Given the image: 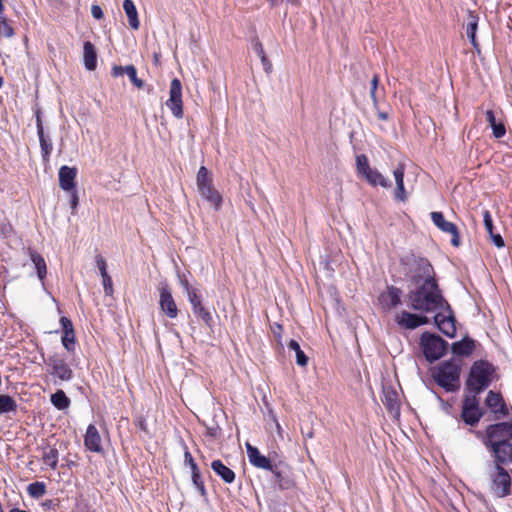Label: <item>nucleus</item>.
Here are the masks:
<instances>
[{"label": "nucleus", "instance_id": "16", "mask_svg": "<svg viewBox=\"0 0 512 512\" xmlns=\"http://www.w3.org/2000/svg\"><path fill=\"white\" fill-rule=\"evenodd\" d=\"M401 295L400 288L388 285L386 290L379 295L378 300L383 308L391 310L401 304Z\"/></svg>", "mask_w": 512, "mask_h": 512}, {"label": "nucleus", "instance_id": "8", "mask_svg": "<svg viewBox=\"0 0 512 512\" xmlns=\"http://www.w3.org/2000/svg\"><path fill=\"white\" fill-rule=\"evenodd\" d=\"M484 415L480 407L478 395L464 393L461 406L460 419L471 427L476 426Z\"/></svg>", "mask_w": 512, "mask_h": 512}, {"label": "nucleus", "instance_id": "12", "mask_svg": "<svg viewBox=\"0 0 512 512\" xmlns=\"http://www.w3.org/2000/svg\"><path fill=\"white\" fill-rule=\"evenodd\" d=\"M485 405L494 415L495 420H500L509 416L510 411L504 401L502 395L498 392L490 390L485 399Z\"/></svg>", "mask_w": 512, "mask_h": 512}, {"label": "nucleus", "instance_id": "3", "mask_svg": "<svg viewBox=\"0 0 512 512\" xmlns=\"http://www.w3.org/2000/svg\"><path fill=\"white\" fill-rule=\"evenodd\" d=\"M496 368L486 360L475 361L465 383V392L479 395L486 390L493 380Z\"/></svg>", "mask_w": 512, "mask_h": 512}, {"label": "nucleus", "instance_id": "1", "mask_svg": "<svg viewBox=\"0 0 512 512\" xmlns=\"http://www.w3.org/2000/svg\"><path fill=\"white\" fill-rule=\"evenodd\" d=\"M410 307L426 313L450 310V304L443 297L436 279H427L407 294Z\"/></svg>", "mask_w": 512, "mask_h": 512}, {"label": "nucleus", "instance_id": "23", "mask_svg": "<svg viewBox=\"0 0 512 512\" xmlns=\"http://www.w3.org/2000/svg\"><path fill=\"white\" fill-rule=\"evenodd\" d=\"M111 74L113 77H118L123 74H126L130 81L135 85L137 88H143L144 82L140 78L137 77V70L134 65H127L125 67L114 65L111 70Z\"/></svg>", "mask_w": 512, "mask_h": 512}, {"label": "nucleus", "instance_id": "42", "mask_svg": "<svg viewBox=\"0 0 512 512\" xmlns=\"http://www.w3.org/2000/svg\"><path fill=\"white\" fill-rule=\"evenodd\" d=\"M482 216L486 231L488 232L489 235H492L494 226L490 212L488 210H484L482 212Z\"/></svg>", "mask_w": 512, "mask_h": 512}, {"label": "nucleus", "instance_id": "19", "mask_svg": "<svg viewBox=\"0 0 512 512\" xmlns=\"http://www.w3.org/2000/svg\"><path fill=\"white\" fill-rule=\"evenodd\" d=\"M246 450L249 462L256 468L270 470L276 463H272L270 458L262 455L258 448L246 443Z\"/></svg>", "mask_w": 512, "mask_h": 512}, {"label": "nucleus", "instance_id": "47", "mask_svg": "<svg viewBox=\"0 0 512 512\" xmlns=\"http://www.w3.org/2000/svg\"><path fill=\"white\" fill-rule=\"evenodd\" d=\"M96 265L99 269L101 277L108 275L106 260L101 255L96 256Z\"/></svg>", "mask_w": 512, "mask_h": 512}, {"label": "nucleus", "instance_id": "63", "mask_svg": "<svg viewBox=\"0 0 512 512\" xmlns=\"http://www.w3.org/2000/svg\"><path fill=\"white\" fill-rule=\"evenodd\" d=\"M3 86V78L0 76V88Z\"/></svg>", "mask_w": 512, "mask_h": 512}, {"label": "nucleus", "instance_id": "32", "mask_svg": "<svg viewBox=\"0 0 512 512\" xmlns=\"http://www.w3.org/2000/svg\"><path fill=\"white\" fill-rule=\"evenodd\" d=\"M50 401L58 410H65L71 404V400L69 397H67L63 390H57L55 393H53L50 397Z\"/></svg>", "mask_w": 512, "mask_h": 512}, {"label": "nucleus", "instance_id": "33", "mask_svg": "<svg viewBox=\"0 0 512 512\" xmlns=\"http://www.w3.org/2000/svg\"><path fill=\"white\" fill-rule=\"evenodd\" d=\"M366 180L372 185H380L381 187L387 188L391 186V183L377 170L372 169L366 176Z\"/></svg>", "mask_w": 512, "mask_h": 512}, {"label": "nucleus", "instance_id": "10", "mask_svg": "<svg viewBox=\"0 0 512 512\" xmlns=\"http://www.w3.org/2000/svg\"><path fill=\"white\" fill-rule=\"evenodd\" d=\"M166 106L171 110L174 117H183L182 84L178 78L172 79L170 83L169 99Z\"/></svg>", "mask_w": 512, "mask_h": 512}, {"label": "nucleus", "instance_id": "7", "mask_svg": "<svg viewBox=\"0 0 512 512\" xmlns=\"http://www.w3.org/2000/svg\"><path fill=\"white\" fill-rule=\"evenodd\" d=\"M197 189L202 198L209 202L215 210L222 204V196L212 185V176L205 166H201L196 177Z\"/></svg>", "mask_w": 512, "mask_h": 512}, {"label": "nucleus", "instance_id": "22", "mask_svg": "<svg viewBox=\"0 0 512 512\" xmlns=\"http://www.w3.org/2000/svg\"><path fill=\"white\" fill-rule=\"evenodd\" d=\"M77 169L75 167L62 166L59 169V186L65 191L75 189V177Z\"/></svg>", "mask_w": 512, "mask_h": 512}, {"label": "nucleus", "instance_id": "30", "mask_svg": "<svg viewBox=\"0 0 512 512\" xmlns=\"http://www.w3.org/2000/svg\"><path fill=\"white\" fill-rule=\"evenodd\" d=\"M486 121L489 123L495 138H502L506 133L505 125L502 121H497L496 116L492 110H487L485 113Z\"/></svg>", "mask_w": 512, "mask_h": 512}, {"label": "nucleus", "instance_id": "21", "mask_svg": "<svg viewBox=\"0 0 512 512\" xmlns=\"http://www.w3.org/2000/svg\"><path fill=\"white\" fill-rule=\"evenodd\" d=\"M84 445L91 452L101 453L103 451L101 437L94 424H90L87 427Z\"/></svg>", "mask_w": 512, "mask_h": 512}, {"label": "nucleus", "instance_id": "24", "mask_svg": "<svg viewBox=\"0 0 512 512\" xmlns=\"http://www.w3.org/2000/svg\"><path fill=\"white\" fill-rule=\"evenodd\" d=\"M475 349V341L468 336L451 345V352L456 356L468 357Z\"/></svg>", "mask_w": 512, "mask_h": 512}, {"label": "nucleus", "instance_id": "9", "mask_svg": "<svg viewBox=\"0 0 512 512\" xmlns=\"http://www.w3.org/2000/svg\"><path fill=\"white\" fill-rule=\"evenodd\" d=\"M44 361L49 367L48 372L51 376L65 382L72 380L74 377L73 370L67 364L63 355L54 353Z\"/></svg>", "mask_w": 512, "mask_h": 512}, {"label": "nucleus", "instance_id": "53", "mask_svg": "<svg viewBox=\"0 0 512 512\" xmlns=\"http://www.w3.org/2000/svg\"><path fill=\"white\" fill-rule=\"evenodd\" d=\"M135 425L140 430H142V431H144L146 433L148 432L146 420L142 416H139V417L136 418Z\"/></svg>", "mask_w": 512, "mask_h": 512}, {"label": "nucleus", "instance_id": "52", "mask_svg": "<svg viewBox=\"0 0 512 512\" xmlns=\"http://www.w3.org/2000/svg\"><path fill=\"white\" fill-rule=\"evenodd\" d=\"M91 14L95 19L99 20V19L103 18V11L99 5H92Z\"/></svg>", "mask_w": 512, "mask_h": 512}, {"label": "nucleus", "instance_id": "17", "mask_svg": "<svg viewBox=\"0 0 512 512\" xmlns=\"http://www.w3.org/2000/svg\"><path fill=\"white\" fill-rule=\"evenodd\" d=\"M188 300L192 305L193 313L207 326L211 327L213 318L210 311L202 305L201 295L198 292L189 293Z\"/></svg>", "mask_w": 512, "mask_h": 512}, {"label": "nucleus", "instance_id": "61", "mask_svg": "<svg viewBox=\"0 0 512 512\" xmlns=\"http://www.w3.org/2000/svg\"><path fill=\"white\" fill-rule=\"evenodd\" d=\"M287 2L291 3L292 5H295V6H298L299 5V0H286Z\"/></svg>", "mask_w": 512, "mask_h": 512}, {"label": "nucleus", "instance_id": "59", "mask_svg": "<svg viewBox=\"0 0 512 512\" xmlns=\"http://www.w3.org/2000/svg\"><path fill=\"white\" fill-rule=\"evenodd\" d=\"M386 398V404L389 406L390 409H393L394 406L396 405L394 399H393V396L392 395H386L385 396Z\"/></svg>", "mask_w": 512, "mask_h": 512}, {"label": "nucleus", "instance_id": "6", "mask_svg": "<svg viewBox=\"0 0 512 512\" xmlns=\"http://www.w3.org/2000/svg\"><path fill=\"white\" fill-rule=\"evenodd\" d=\"M420 346L426 360L433 363L446 354L449 344L437 334L423 332L420 337Z\"/></svg>", "mask_w": 512, "mask_h": 512}, {"label": "nucleus", "instance_id": "58", "mask_svg": "<svg viewBox=\"0 0 512 512\" xmlns=\"http://www.w3.org/2000/svg\"><path fill=\"white\" fill-rule=\"evenodd\" d=\"M470 43L472 44V46L475 48V49H479V43L477 42L476 40V34H473V36L471 35H467Z\"/></svg>", "mask_w": 512, "mask_h": 512}, {"label": "nucleus", "instance_id": "39", "mask_svg": "<svg viewBox=\"0 0 512 512\" xmlns=\"http://www.w3.org/2000/svg\"><path fill=\"white\" fill-rule=\"evenodd\" d=\"M357 171L359 174L366 176L372 168L369 165L366 155L361 154L356 157Z\"/></svg>", "mask_w": 512, "mask_h": 512}, {"label": "nucleus", "instance_id": "49", "mask_svg": "<svg viewBox=\"0 0 512 512\" xmlns=\"http://www.w3.org/2000/svg\"><path fill=\"white\" fill-rule=\"evenodd\" d=\"M71 195H70V205H71V208L73 210V214L75 213V210L77 209L78 207V204H79V197H78V194H77V191L74 189V190H71Z\"/></svg>", "mask_w": 512, "mask_h": 512}, {"label": "nucleus", "instance_id": "44", "mask_svg": "<svg viewBox=\"0 0 512 512\" xmlns=\"http://www.w3.org/2000/svg\"><path fill=\"white\" fill-rule=\"evenodd\" d=\"M184 461H185V464H187L190 467L191 472L199 469L197 463L193 459V457H192L191 453L188 451L187 447H185Z\"/></svg>", "mask_w": 512, "mask_h": 512}, {"label": "nucleus", "instance_id": "11", "mask_svg": "<svg viewBox=\"0 0 512 512\" xmlns=\"http://www.w3.org/2000/svg\"><path fill=\"white\" fill-rule=\"evenodd\" d=\"M434 323L447 337L454 338L456 336V319L451 307L450 310H438L434 316Z\"/></svg>", "mask_w": 512, "mask_h": 512}, {"label": "nucleus", "instance_id": "35", "mask_svg": "<svg viewBox=\"0 0 512 512\" xmlns=\"http://www.w3.org/2000/svg\"><path fill=\"white\" fill-rule=\"evenodd\" d=\"M288 348L290 350H293L296 354V363L299 366H306L308 363V357L305 355V353L301 350L299 343L296 340H290L288 343Z\"/></svg>", "mask_w": 512, "mask_h": 512}, {"label": "nucleus", "instance_id": "31", "mask_svg": "<svg viewBox=\"0 0 512 512\" xmlns=\"http://www.w3.org/2000/svg\"><path fill=\"white\" fill-rule=\"evenodd\" d=\"M123 9L127 15L129 25L132 29L137 30L140 26L138 12L132 0L123 1Z\"/></svg>", "mask_w": 512, "mask_h": 512}, {"label": "nucleus", "instance_id": "15", "mask_svg": "<svg viewBox=\"0 0 512 512\" xmlns=\"http://www.w3.org/2000/svg\"><path fill=\"white\" fill-rule=\"evenodd\" d=\"M159 292V305L161 311L171 319L176 318L178 315V308L172 297L169 287L165 285L159 289Z\"/></svg>", "mask_w": 512, "mask_h": 512}, {"label": "nucleus", "instance_id": "37", "mask_svg": "<svg viewBox=\"0 0 512 512\" xmlns=\"http://www.w3.org/2000/svg\"><path fill=\"white\" fill-rule=\"evenodd\" d=\"M28 494L35 499L41 498L46 493V485L43 482H33L27 487Z\"/></svg>", "mask_w": 512, "mask_h": 512}, {"label": "nucleus", "instance_id": "48", "mask_svg": "<svg viewBox=\"0 0 512 512\" xmlns=\"http://www.w3.org/2000/svg\"><path fill=\"white\" fill-rule=\"evenodd\" d=\"M60 324H61L62 329H63V334L65 332H67V333L74 332L72 321L69 318H67L65 316H62L60 318Z\"/></svg>", "mask_w": 512, "mask_h": 512}, {"label": "nucleus", "instance_id": "36", "mask_svg": "<svg viewBox=\"0 0 512 512\" xmlns=\"http://www.w3.org/2000/svg\"><path fill=\"white\" fill-rule=\"evenodd\" d=\"M479 16L471 10L467 12L466 35L476 34L478 28Z\"/></svg>", "mask_w": 512, "mask_h": 512}, {"label": "nucleus", "instance_id": "51", "mask_svg": "<svg viewBox=\"0 0 512 512\" xmlns=\"http://www.w3.org/2000/svg\"><path fill=\"white\" fill-rule=\"evenodd\" d=\"M180 283L182 285V287L184 288L186 294H187V297H189V293H192V292H198L196 288L192 287L188 280L183 278V279H180Z\"/></svg>", "mask_w": 512, "mask_h": 512}, {"label": "nucleus", "instance_id": "50", "mask_svg": "<svg viewBox=\"0 0 512 512\" xmlns=\"http://www.w3.org/2000/svg\"><path fill=\"white\" fill-rule=\"evenodd\" d=\"M493 244L497 247V248H502L504 247L505 243H504V239L502 238V236L500 234H496L494 232H492V235H489Z\"/></svg>", "mask_w": 512, "mask_h": 512}, {"label": "nucleus", "instance_id": "4", "mask_svg": "<svg viewBox=\"0 0 512 512\" xmlns=\"http://www.w3.org/2000/svg\"><path fill=\"white\" fill-rule=\"evenodd\" d=\"M461 361L450 359L435 368L433 378L446 392H456L460 388Z\"/></svg>", "mask_w": 512, "mask_h": 512}, {"label": "nucleus", "instance_id": "43", "mask_svg": "<svg viewBox=\"0 0 512 512\" xmlns=\"http://www.w3.org/2000/svg\"><path fill=\"white\" fill-rule=\"evenodd\" d=\"M102 283H103L105 295L112 296L114 289H113L112 279L109 274L102 277Z\"/></svg>", "mask_w": 512, "mask_h": 512}, {"label": "nucleus", "instance_id": "14", "mask_svg": "<svg viewBox=\"0 0 512 512\" xmlns=\"http://www.w3.org/2000/svg\"><path fill=\"white\" fill-rule=\"evenodd\" d=\"M396 323L405 329L413 330L419 326L426 325L430 322L429 318L424 315H418L407 311H402L396 315Z\"/></svg>", "mask_w": 512, "mask_h": 512}, {"label": "nucleus", "instance_id": "56", "mask_svg": "<svg viewBox=\"0 0 512 512\" xmlns=\"http://www.w3.org/2000/svg\"><path fill=\"white\" fill-rule=\"evenodd\" d=\"M377 111V116L380 120L382 121H386L388 120L389 118V114L388 112H385V111H380L379 108L378 109H375Z\"/></svg>", "mask_w": 512, "mask_h": 512}, {"label": "nucleus", "instance_id": "26", "mask_svg": "<svg viewBox=\"0 0 512 512\" xmlns=\"http://www.w3.org/2000/svg\"><path fill=\"white\" fill-rule=\"evenodd\" d=\"M83 59L85 68L93 71L97 67V53L94 45L90 41L84 42Z\"/></svg>", "mask_w": 512, "mask_h": 512}, {"label": "nucleus", "instance_id": "34", "mask_svg": "<svg viewBox=\"0 0 512 512\" xmlns=\"http://www.w3.org/2000/svg\"><path fill=\"white\" fill-rule=\"evenodd\" d=\"M16 410H17L16 401L10 395L1 394L0 395V414L16 412Z\"/></svg>", "mask_w": 512, "mask_h": 512}, {"label": "nucleus", "instance_id": "20", "mask_svg": "<svg viewBox=\"0 0 512 512\" xmlns=\"http://www.w3.org/2000/svg\"><path fill=\"white\" fill-rule=\"evenodd\" d=\"M272 473L271 482L280 490H288L293 487L294 482L286 471L281 468L280 464H275L269 470Z\"/></svg>", "mask_w": 512, "mask_h": 512}, {"label": "nucleus", "instance_id": "60", "mask_svg": "<svg viewBox=\"0 0 512 512\" xmlns=\"http://www.w3.org/2000/svg\"><path fill=\"white\" fill-rule=\"evenodd\" d=\"M313 436H314V433H313L312 429H310L307 433L304 434L305 438H313Z\"/></svg>", "mask_w": 512, "mask_h": 512}, {"label": "nucleus", "instance_id": "55", "mask_svg": "<svg viewBox=\"0 0 512 512\" xmlns=\"http://www.w3.org/2000/svg\"><path fill=\"white\" fill-rule=\"evenodd\" d=\"M261 59V62L263 64V67L265 69L266 72H269L271 70V63L270 61L267 59L266 55L264 56V58H260Z\"/></svg>", "mask_w": 512, "mask_h": 512}, {"label": "nucleus", "instance_id": "2", "mask_svg": "<svg viewBox=\"0 0 512 512\" xmlns=\"http://www.w3.org/2000/svg\"><path fill=\"white\" fill-rule=\"evenodd\" d=\"M509 463L512 464V458L507 457H490L485 463L489 492L496 498H505L512 493V470L505 467Z\"/></svg>", "mask_w": 512, "mask_h": 512}, {"label": "nucleus", "instance_id": "27", "mask_svg": "<svg viewBox=\"0 0 512 512\" xmlns=\"http://www.w3.org/2000/svg\"><path fill=\"white\" fill-rule=\"evenodd\" d=\"M393 175L396 182V189L394 192L395 199L397 201L404 202L406 200V192L404 188V167L403 165H399L396 169L393 171Z\"/></svg>", "mask_w": 512, "mask_h": 512}, {"label": "nucleus", "instance_id": "18", "mask_svg": "<svg viewBox=\"0 0 512 512\" xmlns=\"http://www.w3.org/2000/svg\"><path fill=\"white\" fill-rule=\"evenodd\" d=\"M36 127L37 134L39 137L40 147H41V155L44 163H48L50 160V155L53 149V145L51 139L44 134V128L40 116V112L36 113Z\"/></svg>", "mask_w": 512, "mask_h": 512}, {"label": "nucleus", "instance_id": "38", "mask_svg": "<svg viewBox=\"0 0 512 512\" xmlns=\"http://www.w3.org/2000/svg\"><path fill=\"white\" fill-rule=\"evenodd\" d=\"M191 474H192V482H193L194 486L199 491L200 495L204 499H207V491H206L205 484L202 479L200 470L198 469L196 471H192Z\"/></svg>", "mask_w": 512, "mask_h": 512}, {"label": "nucleus", "instance_id": "57", "mask_svg": "<svg viewBox=\"0 0 512 512\" xmlns=\"http://www.w3.org/2000/svg\"><path fill=\"white\" fill-rule=\"evenodd\" d=\"M379 83V77L377 74H375L371 80V88L370 90H377Z\"/></svg>", "mask_w": 512, "mask_h": 512}, {"label": "nucleus", "instance_id": "62", "mask_svg": "<svg viewBox=\"0 0 512 512\" xmlns=\"http://www.w3.org/2000/svg\"><path fill=\"white\" fill-rule=\"evenodd\" d=\"M4 4H3V0H0V14H2L4 12Z\"/></svg>", "mask_w": 512, "mask_h": 512}, {"label": "nucleus", "instance_id": "13", "mask_svg": "<svg viewBox=\"0 0 512 512\" xmlns=\"http://www.w3.org/2000/svg\"><path fill=\"white\" fill-rule=\"evenodd\" d=\"M431 219L434 225L439 228L442 232L451 234V244L454 247L460 245V235L457 226L445 219L442 212H432Z\"/></svg>", "mask_w": 512, "mask_h": 512}, {"label": "nucleus", "instance_id": "29", "mask_svg": "<svg viewBox=\"0 0 512 512\" xmlns=\"http://www.w3.org/2000/svg\"><path fill=\"white\" fill-rule=\"evenodd\" d=\"M28 254L30 256V260L35 265L38 278L43 280L47 275V266L44 258L32 248L28 249Z\"/></svg>", "mask_w": 512, "mask_h": 512}, {"label": "nucleus", "instance_id": "5", "mask_svg": "<svg viewBox=\"0 0 512 512\" xmlns=\"http://www.w3.org/2000/svg\"><path fill=\"white\" fill-rule=\"evenodd\" d=\"M402 264L408 266V274L413 284L418 285L427 279H435L434 268L430 261L421 256L411 254L402 259Z\"/></svg>", "mask_w": 512, "mask_h": 512}, {"label": "nucleus", "instance_id": "46", "mask_svg": "<svg viewBox=\"0 0 512 512\" xmlns=\"http://www.w3.org/2000/svg\"><path fill=\"white\" fill-rule=\"evenodd\" d=\"M205 435L211 438H217L220 435L221 429L217 424L205 425Z\"/></svg>", "mask_w": 512, "mask_h": 512}, {"label": "nucleus", "instance_id": "40", "mask_svg": "<svg viewBox=\"0 0 512 512\" xmlns=\"http://www.w3.org/2000/svg\"><path fill=\"white\" fill-rule=\"evenodd\" d=\"M61 342L63 347L68 352H74L75 351V332H65L61 338Z\"/></svg>", "mask_w": 512, "mask_h": 512}, {"label": "nucleus", "instance_id": "28", "mask_svg": "<svg viewBox=\"0 0 512 512\" xmlns=\"http://www.w3.org/2000/svg\"><path fill=\"white\" fill-rule=\"evenodd\" d=\"M41 459L45 465L49 466L52 470H56L59 459L58 449L49 445L42 447Z\"/></svg>", "mask_w": 512, "mask_h": 512}, {"label": "nucleus", "instance_id": "41", "mask_svg": "<svg viewBox=\"0 0 512 512\" xmlns=\"http://www.w3.org/2000/svg\"><path fill=\"white\" fill-rule=\"evenodd\" d=\"M14 35V30L8 20L0 17V37L11 38Z\"/></svg>", "mask_w": 512, "mask_h": 512}, {"label": "nucleus", "instance_id": "54", "mask_svg": "<svg viewBox=\"0 0 512 512\" xmlns=\"http://www.w3.org/2000/svg\"><path fill=\"white\" fill-rule=\"evenodd\" d=\"M370 96L373 102L374 109H378L379 101L377 97V90H370Z\"/></svg>", "mask_w": 512, "mask_h": 512}, {"label": "nucleus", "instance_id": "25", "mask_svg": "<svg viewBox=\"0 0 512 512\" xmlns=\"http://www.w3.org/2000/svg\"><path fill=\"white\" fill-rule=\"evenodd\" d=\"M211 469L219 476L225 483L231 484L235 480V473L227 467L221 460L217 459L212 461Z\"/></svg>", "mask_w": 512, "mask_h": 512}, {"label": "nucleus", "instance_id": "45", "mask_svg": "<svg viewBox=\"0 0 512 512\" xmlns=\"http://www.w3.org/2000/svg\"><path fill=\"white\" fill-rule=\"evenodd\" d=\"M252 48L255 51V53L258 55L259 58H264V56H265L264 48H263V45L258 37L253 38Z\"/></svg>", "mask_w": 512, "mask_h": 512}]
</instances>
